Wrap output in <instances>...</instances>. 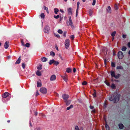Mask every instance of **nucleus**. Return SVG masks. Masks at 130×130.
Returning <instances> with one entry per match:
<instances>
[{"instance_id":"obj_1","label":"nucleus","mask_w":130,"mask_h":130,"mask_svg":"<svg viewBox=\"0 0 130 130\" xmlns=\"http://www.w3.org/2000/svg\"><path fill=\"white\" fill-rule=\"evenodd\" d=\"M120 96V94H117L115 96L112 94L109 97L108 99L110 101H113L114 103H116L119 101Z\"/></svg>"},{"instance_id":"obj_2","label":"nucleus","mask_w":130,"mask_h":130,"mask_svg":"<svg viewBox=\"0 0 130 130\" xmlns=\"http://www.w3.org/2000/svg\"><path fill=\"white\" fill-rule=\"evenodd\" d=\"M111 76L114 77L116 79L118 78L121 75L120 74H118L117 75H116L115 72L114 71H111Z\"/></svg>"},{"instance_id":"obj_3","label":"nucleus","mask_w":130,"mask_h":130,"mask_svg":"<svg viewBox=\"0 0 130 130\" xmlns=\"http://www.w3.org/2000/svg\"><path fill=\"white\" fill-rule=\"evenodd\" d=\"M70 41L69 39H66L65 41V47L66 48H68L70 44Z\"/></svg>"},{"instance_id":"obj_4","label":"nucleus","mask_w":130,"mask_h":130,"mask_svg":"<svg viewBox=\"0 0 130 130\" xmlns=\"http://www.w3.org/2000/svg\"><path fill=\"white\" fill-rule=\"evenodd\" d=\"M124 56L122 52L121 51H119L118 54V58L120 59H122Z\"/></svg>"},{"instance_id":"obj_5","label":"nucleus","mask_w":130,"mask_h":130,"mask_svg":"<svg viewBox=\"0 0 130 130\" xmlns=\"http://www.w3.org/2000/svg\"><path fill=\"white\" fill-rule=\"evenodd\" d=\"M62 97L64 102H66L67 100H68V99L69 98V96L67 94H64L62 95Z\"/></svg>"},{"instance_id":"obj_6","label":"nucleus","mask_w":130,"mask_h":130,"mask_svg":"<svg viewBox=\"0 0 130 130\" xmlns=\"http://www.w3.org/2000/svg\"><path fill=\"white\" fill-rule=\"evenodd\" d=\"M40 91L43 94H46L47 92V90L45 88L42 87L40 89Z\"/></svg>"},{"instance_id":"obj_7","label":"nucleus","mask_w":130,"mask_h":130,"mask_svg":"<svg viewBox=\"0 0 130 130\" xmlns=\"http://www.w3.org/2000/svg\"><path fill=\"white\" fill-rule=\"evenodd\" d=\"M50 30V27L48 25H46L44 29V31L45 33H48Z\"/></svg>"},{"instance_id":"obj_8","label":"nucleus","mask_w":130,"mask_h":130,"mask_svg":"<svg viewBox=\"0 0 130 130\" xmlns=\"http://www.w3.org/2000/svg\"><path fill=\"white\" fill-rule=\"evenodd\" d=\"M9 93L8 92H5L3 94L2 96L3 98H5L9 96Z\"/></svg>"},{"instance_id":"obj_9","label":"nucleus","mask_w":130,"mask_h":130,"mask_svg":"<svg viewBox=\"0 0 130 130\" xmlns=\"http://www.w3.org/2000/svg\"><path fill=\"white\" fill-rule=\"evenodd\" d=\"M56 76L54 75H52L50 79L51 81H53L55 80Z\"/></svg>"},{"instance_id":"obj_10","label":"nucleus","mask_w":130,"mask_h":130,"mask_svg":"<svg viewBox=\"0 0 130 130\" xmlns=\"http://www.w3.org/2000/svg\"><path fill=\"white\" fill-rule=\"evenodd\" d=\"M68 14L71 15L72 14V8H69L68 9Z\"/></svg>"},{"instance_id":"obj_11","label":"nucleus","mask_w":130,"mask_h":130,"mask_svg":"<svg viewBox=\"0 0 130 130\" xmlns=\"http://www.w3.org/2000/svg\"><path fill=\"white\" fill-rule=\"evenodd\" d=\"M61 77L64 81L66 82H67L68 81V76L67 75H65L63 76H62Z\"/></svg>"},{"instance_id":"obj_12","label":"nucleus","mask_w":130,"mask_h":130,"mask_svg":"<svg viewBox=\"0 0 130 130\" xmlns=\"http://www.w3.org/2000/svg\"><path fill=\"white\" fill-rule=\"evenodd\" d=\"M106 10L107 12L111 13V7L110 6H109L107 8Z\"/></svg>"},{"instance_id":"obj_13","label":"nucleus","mask_w":130,"mask_h":130,"mask_svg":"<svg viewBox=\"0 0 130 130\" xmlns=\"http://www.w3.org/2000/svg\"><path fill=\"white\" fill-rule=\"evenodd\" d=\"M9 42L7 41H6L5 42V44H4V47L5 48L7 49V48L8 46H9Z\"/></svg>"},{"instance_id":"obj_14","label":"nucleus","mask_w":130,"mask_h":130,"mask_svg":"<svg viewBox=\"0 0 130 130\" xmlns=\"http://www.w3.org/2000/svg\"><path fill=\"white\" fill-rule=\"evenodd\" d=\"M68 23L70 26L72 28L74 27L73 23L72 20H69Z\"/></svg>"},{"instance_id":"obj_15","label":"nucleus","mask_w":130,"mask_h":130,"mask_svg":"<svg viewBox=\"0 0 130 130\" xmlns=\"http://www.w3.org/2000/svg\"><path fill=\"white\" fill-rule=\"evenodd\" d=\"M21 57L20 56L19 57L18 59L16 61L15 63V64H19L21 60Z\"/></svg>"},{"instance_id":"obj_16","label":"nucleus","mask_w":130,"mask_h":130,"mask_svg":"<svg viewBox=\"0 0 130 130\" xmlns=\"http://www.w3.org/2000/svg\"><path fill=\"white\" fill-rule=\"evenodd\" d=\"M41 59V61L43 62H46L47 60V58L44 57H42Z\"/></svg>"},{"instance_id":"obj_17","label":"nucleus","mask_w":130,"mask_h":130,"mask_svg":"<svg viewBox=\"0 0 130 130\" xmlns=\"http://www.w3.org/2000/svg\"><path fill=\"white\" fill-rule=\"evenodd\" d=\"M66 103V105H69L71 102V101L70 100H67L66 102H64Z\"/></svg>"},{"instance_id":"obj_18","label":"nucleus","mask_w":130,"mask_h":130,"mask_svg":"<svg viewBox=\"0 0 130 130\" xmlns=\"http://www.w3.org/2000/svg\"><path fill=\"white\" fill-rule=\"evenodd\" d=\"M119 126L120 129H122L124 127V125L122 123H120L119 124Z\"/></svg>"},{"instance_id":"obj_19","label":"nucleus","mask_w":130,"mask_h":130,"mask_svg":"<svg viewBox=\"0 0 130 130\" xmlns=\"http://www.w3.org/2000/svg\"><path fill=\"white\" fill-rule=\"evenodd\" d=\"M36 74L38 76H40L41 75V73L40 71H38L36 72Z\"/></svg>"},{"instance_id":"obj_20","label":"nucleus","mask_w":130,"mask_h":130,"mask_svg":"<svg viewBox=\"0 0 130 130\" xmlns=\"http://www.w3.org/2000/svg\"><path fill=\"white\" fill-rule=\"evenodd\" d=\"M54 61L55 60L54 59L51 60H50V61L49 62V64L50 65H51L52 63H54Z\"/></svg>"},{"instance_id":"obj_21","label":"nucleus","mask_w":130,"mask_h":130,"mask_svg":"<svg viewBox=\"0 0 130 130\" xmlns=\"http://www.w3.org/2000/svg\"><path fill=\"white\" fill-rule=\"evenodd\" d=\"M41 18L42 19H44L45 18V15L44 13H42L40 15Z\"/></svg>"},{"instance_id":"obj_22","label":"nucleus","mask_w":130,"mask_h":130,"mask_svg":"<svg viewBox=\"0 0 130 130\" xmlns=\"http://www.w3.org/2000/svg\"><path fill=\"white\" fill-rule=\"evenodd\" d=\"M71 69L69 68H68L66 69V72L67 73H70L71 72Z\"/></svg>"},{"instance_id":"obj_23","label":"nucleus","mask_w":130,"mask_h":130,"mask_svg":"<svg viewBox=\"0 0 130 130\" xmlns=\"http://www.w3.org/2000/svg\"><path fill=\"white\" fill-rule=\"evenodd\" d=\"M42 86V84L41 82H38L37 83V87H41Z\"/></svg>"},{"instance_id":"obj_24","label":"nucleus","mask_w":130,"mask_h":130,"mask_svg":"<svg viewBox=\"0 0 130 130\" xmlns=\"http://www.w3.org/2000/svg\"><path fill=\"white\" fill-rule=\"evenodd\" d=\"M55 13L56 14L57 13V12L59 11V10L57 8H55L54 9Z\"/></svg>"},{"instance_id":"obj_25","label":"nucleus","mask_w":130,"mask_h":130,"mask_svg":"<svg viewBox=\"0 0 130 130\" xmlns=\"http://www.w3.org/2000/svg\"><path fill=\"white\" fill-rule=\"evenodd\" d=\"M73 107V106L72 105H71L69 107H67V110H69L71 109V108H72Z\"/></svg>"},{"instance_id":"obj_26","label":"nucleus","mask_w":130,"mask_h":130,"mask_svg":"<svg viewBox=\"0 0 130 130\" xmlns=\"http://www.w3.org/2000/svg\"><path fill=\"white\" fill-rule=\"evenodd\" d=\"M50 55L53 56L54 57L55 55V54L54 52L53 51H51L50 52Z\"/></svg>"},{"instance_id":"obj_27","label":"nucleus","mask_w":130,"mask_h":130,"mask_svg":"<svg viewBox=\"0 0 130 130\" xmlns=\"http://www.w3.org/2000/svg\"><path fill=\"white\" fill-rule=\"evenodd\" d=\"M42 65L40 64L37 67V69L39 70H40L42 69Z\"/></svg>"},{"instance_id":"obj_28","label":"nucleus","mask_w":130,"mask_h":130,"mask_svg":"<svg viewBox=\"0 0 130 130\" xmlns=\"http://www.w3.org/2000/svg\"><path fill=\"white\" fill-rule=\"evenodd\" d=\"M116 69H120L122 70L123 69V68L122 66H117L116 68Z\"/></svg>"},{"instance_id":"obj_29","label":"nucleus","mask_w":130,"mask_h":130,"mask_svg":"<svg viewBox=\"0 0 130 130\" xmlns=\"http://www.w3.org/2000/svg\"><path fill=\"white\" fill-rule=\"evenodd\" d=\"M127 49L126 47L125 46H123L121 49V50L122 51H125Z\"/></svg>"},{"instance_id":"obj_30","label":"nucleus","mask_w":130,"mask_h":130,"mask_svg":"<svg viewBox=\"0 0 130 130\" xmlns=\"http://www.w3.org/2000/svg\"><path fill=\"white\" fill-rule=\"evenodd\" d=\"M105 128L107 130H109L110 129V128L109 126L106 124L105 125Z\"/></svg>"},{"instance_id":"obj_31","label":"nucleus","mask_w":130,"mask_h":130,"mask_svg":"<svg viewBox=\"0 0 130 130\" xmlns=\"http://www.w3.org/2000/svg\"><path fill=\"white\" fill-rule=\"evenodd\" d=\"M116 34V31H114L112 33L111 35L112 37H113L115 36Z\"/></svg>"},{"instance_id":"obj_32","label":"nucleus","mask_w":130,"mask_h":130,"mask_svg":"<svg viewBox=\"0 0 130 130\" xmlns=\"http://www.w3.org/2000/svg\"><path fill=\"white\" fill-rule=\"evenodd\" d=\"M111 66L112 67H114L115 66V63L111 62Z\"/></svg>"},{"instance_id":"obj_33","label":"nucleus","mask_w":130,"mask_h":130,"mask_svg":"<svg viewBox=\"0 0 130 130\" xmlns=\"http://www.w3.org/2000/svg\"><path fill=\"white\" fill-rule=\"evenodd\" d=\"M59 64V63L57 61H55L54 62V64L55 65L57 66Z\"/></svg>"},{"instance_id":"obj_34","label":"nucleus","mask_w":130,"mask_h":130,"mask_svg":"<svg viewBox=\"0 0 130 130\" xmlns=\"http://www.w3.org/2000/svg\"><path fill=\"white\" fill-rule=\"evenodd\" d=\"M87 84V82L86 81H84L82 83V85H86Z\"/></svg>"},{"instance_id":"obj_35","label":"nucleus","mask_w":130,"mask_h":130,"mask_svg":"<svg viewBox=\"0 0 130 130\" xmlns=\"http://www.w3.org/2000/svg\"><path fill=\"white\" fill-rule=\"evenodd\" d=\"M60 16L59 15H57V16L54 15V18L56 19H57Z\"/></svg>"},{"instance_id":"obj_36","label":"nucleus","mask_w":130,"mask_h":130,"mask_svg":"<svg viewBox=\"0 0 130 130\" xmlns=\"http://www.w3.org/2000/svg\"><path fill=\"white\" fill-rule=\"evenodd\" d=\"M26 47H29L30 46V44L28 43H27L25 45H24Z\"/></svg>"},{"instance_id":"obj_37","label":"nucleus","mask_w":130,"mask_h":130,"mask_svg":"<svg viewBox=\"0 0 130 130\" xmlns=\"http://www.w3.org/2000/svg\"><path fill=\"white\" fill-rule=\"evenodd\" d=\"M60 34H61L63 32V31L61 29H59L57 31Z\"/></svg>"},{"instance_id":"obj_38","label":"nucleus","mask_w":130,"mask_h":130,"mask_svg":"<svg viewBox=\"0 0 130 130\" xmlns=\"http://www.w3.org/2000/svg\"><path fill=\"white\" fill-rule=\"evenodd\" d=\"M92 11L91 10H89V13L90 15L91 16L92 15Z\"/></svg>"},{"instance_id":"obj_39","label":"nucleus","mask_w":130,"mask_h":130,"mask_svg":"<svg viewBox=\"0 0 130 130\" xmlns=\"http://www.w3.org/2000/svg\"><path fill=\"white\" fill-rule=\"evenodd\" d=\"M75 130H80L78 127L77 125L75 126Z\"/></svg>"},{"instance_id":"obj_40","label":"nucleus","mask_w":130,"mask_h":130,"mask_svg":"<svg viewBox=\"0 0 130 130\" xmlns=\"http://www.w3.org/2000/svg\"><path fill=\"white\" fill-rule=\"evenodd\" d=\"M78 8H77L76 11V16L77 17L78 12Z\"/></svg>"},{"instance_id":"obj_41","label":"nucleus","mask_w":130,"mask_h":130,"mask_svg":"<svg viewBox=\"0 0 130 130\" xmlns=\"http://www.w3.org/2000/svg\"><path fill=\"white\" fill-rule=\"evenodd\" d=\"M70 37L72 40H73L74 39V36L73 35H72L70 36Z\"/></svg>"},{"instance_id":"obj_42","label":"nucleus","mask_w":130,"mask_h":130,"mask_svg":"<svg viewBox=\"0 0 130 130\" xmlns=\"http://www.w3.org/2000/svg\"><path fill=\"white\" fill-rule=\"evenodd\" d=\"M93 97H96V92H95V91L93 94Z\"/></svg>"},{"instance_id":"obj_43","label":"nucleus","mask_w":130,"mask_h":130,"mask_svg":"<svg viewBox=\"0 0 130 130\" xmlns=\"http://www.w3.org/2000/svg\"><path fill=\"white\" fill-rule=\"evenodd\" d=\"M22 66L23 69H24L25 68V64L24 63H23L22 64Z\"/></svg>"},{"instance_id":"obj_44","label":"nucleus","mask_w":130,"mask_h":130,"mask_svg":"<svg viewBox=\"0 0 130 130\" xmlns=\"http://www.w3.org/2000/svg\"><path fill=\"white\" fill-rule=\"evenodd\" d=\"M111 87L112 89H114L116 87V86L114 84H112L111 86Z\"/></svg>"},{"instance_id":"obj_45","label":"nucleus","mask_w":130,"mask_h":130,"mask_svg":"<svg viewBox=\"0 0 130 130\" xmlns=\"http://www.w3.org/2000/svg\"><path fill=\"white\" fill-rule=\"evenodd\" d=\"M21 42L22 45L23 46H24L25 45L23 41V39L21 40Z\"/></svg>"},{"instance_id":"obj_46","label":"nucleus","mask_w":130,"mask_h":130,"mask_svg":"<svg viewBox=\"0 0 130 130\" xmlns=\"http://www.w3.org/2000/svg\"><path fill=\"white\" fill-rule=\"evenodd\" d=\"M67 33L66 31H64V32L63 33V35L64 37H66V34Z\"/></svg>"},{"instance_id":"obj_47","label":"nucleus","mask_w":130,"mask_h":130,"mask_svg":"<svg viewBox=\"0 0 130 130\" xmlns=\"http://www.w3.org/2000/svg\"><path fill=\"white\" fill-rule=\"evenodd\" d=\"M96 3V0H93V2L92 3V5L93 6Z\"/></svg>"},{"instance_id":"obj_48","label":"nucleus","mask_w":130,"mask_h":130,"mask_svg":"<svg viewBox=\"0 0 130 130\" xmlns=\"http://www.w3.org/2000/svg\"><path fill=\"white\" fill-rule=\"evenodd\" d=\"M43 7L44 9L45 10H48V8L47 7L45 6H43Z\"/></svg>"},{"instance_id":"obj_49","label":"nucleus","mask_w":130,"mask_h":130,"mask_svg":"<svg viewBox=\"0 0 130 130\" xmlns=\"http://www.w3.org/2000/svg\"><path fill=\"white\" fill-rule=\"evenodd\" d=\"M114 8H115V9L116 10H117L118 9V6L117 5H116L115 6Z\"/></svg>"},{"instance_id":"obj_50","label":"nucleus","mask_w":130,"mask_h":130,"mask_svg":"<svg viewBox=\"0 0 130 130\" xmlns=\"http://www.w3.org/2000/svg\"><path fill=\"white\" fill-rule=\"evenodd\" d=\"M127 45L128 47H129L130 48V42H129L127 44Z\"/></svg>"},{"instance_id":"obj_51","label":"nucleus","mask_w":130,"mask_h":130,"mask_svg":"<svg viewBox=\"0 0 130 130\" xmlns=\"http://www.w3.org/2000/svg\"><path fill=\"white\" fill-rule=\"evenodd\" d=\"M104 64H105V66L106 65V59H104Z\"/></svg>"},{"instance_id":"obj_52","label":"nucleus","mask_w":130,"mask_h":130,"mask_svg":"<svg viewBox=\"0 0 130 130\" xmlns=\"http://www.w3.org/2000/svg\"><path fill=\"white\" fill-rule=\"evenodd\" d=\"M79 4H80L79 2H78L77 3V8H79Z\"/></svg>"},{"instance_id":"obj_53","label":"nucleus","mask_w":130,"mask_h":130,"mask_svg":"<svg viewBox=\"0 0 130 130\" xmlns=\"http://www.w3.org/2000/svg\"><path fill=\"white\" fill-rule=\"evenodd\" d=\"M105 84L108 86H109V83H108V82H106V81L105 82Z\"/></svg>"},{"instance_id":"obj_54","label":"nucleus","mask_w":130,"mask_h":130,"mask_svg":"<svg viewBox=\"0 0 130 130\" xmlns=\"http://www.w3.org/2000/svg\"><path fill=\"white\" fill-rule=\"evenodd\" d=\"M89 107L91 109H93L94 107L93 106H92L91 105H90Z\"/></svg>"},{"instance_id":"obj_55","label":"nucleus","mask_w":130,"mask_h":130,"mask_svg":"<svg viewBox=\"0 0 130 130\" xmlns=\"http://www.w3.org/2000/svg\"><path fill=\"white\" fill-rule=\"evenodd\" d=\"M39 95V93L38 92V91H37L36 92V96H37Z\"/></svg>"},{"instance_id":"obj_56","label":"nucleus","mask_w":130,"mask_h":130,"mask_svg":"<svg viewBox=\"0 0 130 130\" xmlns=\"http://www.w3.org/2000/svg\"><path fill=\"white\" fill-rule=\"evenodd\" d=\"M76 71V70L75 68H74L73 69V72L74 73H75Z\"/></svg>"},{"instance_id":"obj_57","label":"nucleus","mask_w":130,"mask_h":130,"mask_svg":"<svg viewBox=\"0 0 130 130\" xmlns=\"http://www.w3.org/2000/svg\"><path fill=\"white\" fill-rule=\"evenodd\" d=\"M122 37L123 38H126V35L123 34Z\"/></svg>"},{"instance_id":"obj_58","label":"nucleus","mask_w":130,"mask_h":130,"mask_svg":"<svg viewBox=\"0 0 130 130\" xmlns=\"http://www.w3.org/2000/svg\"><path fill=\"white\" fill-rule=\"evenodd\" d=\"M68 18H69V20H72L71 19V16H69Z\"/></svg>"},{"instance_id":"obj_59","label":"nucleus","mask_w":130,"mask_h":130,"mask_svg":"<svg viewBox=\"0 0 130 130\" xmlns=\"http://www.w3.org/2000/svg\"><path fill=\"white\" fill-rule=\"evenodd\" d=\"M56 37L58 38H59L60 37L59 35L58 34L56 35Z\"/></svg>"},{"instance_id":"obj_60","label":"nucleus","mask_w":130,"mask_h":130,"mask_svg":"<svg viewBox=\"0 0 130 130\" xmlns=\"http://www.w3.org/2000/svg\"><path fill=\"white\" fill-rule=\"evenodd\" d=\"M29 124H30V127H32V124H31V121H30Z\"/></svg>"},{"instance_id":"obj_61","label":"nucleus","mask_w":130,"mask_h":130,"mask_svg":"<svg viewBox=\"0 0 130 130\" xmlns=\"http://www.w3.org/2000/svg\"><path fill=\"white\" fill-rule=\"evenodd\" d=\"M59 57H60V58L61 59V60H63V59L62 58V57L61 56V55L59 54Z\"/></svg>"},{"instance_id":"obj_62","label":"nucleus","mask_w":130,"mask_h":130,"mask_svg":"<svg viewBox=\"0 0 130 130\" xmlns=\"http://www.w3.org/2000/svg\"><path fill=\"white\" fill-rule=\"evenodd\" d=\"M60 11L62 13H64V11L62 9L60 10Z\"/></svg>"},{"instance_id":"obj_63","label":"nucleus","mask_w":130,"mask_h":130,"mask_svg":"<svg viewBox=\"0 0 130 130\" xmlns=\"http://www.w3.org/2000/svg\"><path fill=\"white\" fill-rule=\"evenodd\" d=\"M92 112L94 113H95V110L94 109V110H92Z\"/></svg>"},{"instance_id":"obj_64","label":"nucleus","mask_w":130,"mask_h":130,"mask_svg":"<svg viewBox=\"0 0 130 130\" xmlns=\"http://www.w3.org/2000/svg\"><path fill=\"white\" fill-rule=\"evenodd\" d=\"M38 112H35V115L36 116L37 115Z\"/></svg>"}]
</instances>
